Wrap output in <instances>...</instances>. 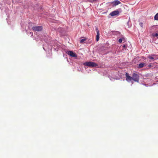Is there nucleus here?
I'll use <instances>...</instances> for the list:
<instances>
[{
    "instance_id": "1",
    "label": "nucleus",
    "mask_w": 158,
    "mask_h": 158,
    "mask_svg": "<svg viewBox=\"0 0 158 158\" xmlns=\"http://www.w3.org/2000/svg\"><path fill=\"white\" fill-rule=\"evenodd\" d=\"M44 40L45 43L44 44L43 48L46 52L48 56H50L52 55V48L54 49V51H57L59 48H61L60 45L56 42H54L53 45H52V42L47 38L45 39Z\"/></svg>"
},
{
    "instance_id": "2",
    "label": "nucleus",
    "mask_w": 158,
    "mask_h": 158,
    "mask_svg": "<svg viewBox=\"0 0 158 158\" xmlns=\"http://www.w3.org/2000/svg\"><path fill=\"white\" fill-rule=\"evenodd\" d=\"M83 65L85 66V68H86V67H98V64L94 62L91 61H87L83 63Z\"/></svg>"
},
{
    "instance_id": "3",
    "label": "nucleus",
    "mask_w": 158,
    "mask_h": 158,
    "mask_svg": "<svg viewBox=\"0 0 158 158\" xmlns=\"http://www.w3.org/2000/svg\"><path fill=\"white\" fill-rule=\"evenodd\" d=\"M151 32L156 31V32H158V27L157 26H153L151 28ZM152 35L153 37H156L158 38V33H152Z\"/></svg>"
},
{
    "instance_id": "4",
    "label": "nucleus",
    "mask_w": 158,
    "mask_h": 158,
    "mask_svg": "<svg viewBox=\"0 0 158 158\" xmlns=\"http://www.w3.org/2000/svg\"><path fill=\"white\" fill-rule=\"evenodd\" d=\"M66 53L69 56L71 57H74L76 59H77V54L72 51H66Z\"/></svg>"
},
{
    "instance_id": "5",
    "label": "nucleus",
    "mask_w": 158,
    "mask_h": 158,
    "mask_svg": "<svg viewBox=\"0 0 158 158\" xmlns=\"http://www.w3.org/2000/svg\"><path fill=\"white\" fill-rule=\"evenodd\" d=\"M121 10V9L119 8L118 9L116 10L113 11H112L109 14V15L112 17L114 16L118 15L120 13V11Z\"/></svg>"
},
{
    "instance_id": "6",
    "label": "nucleus",
    "mask_w": 158,
    "mask_h": 158,
    "mask_svg": "<svg viewBox=\"0 0 158 158\" xmlns=\"http://www.w3.org/2000/svg\"><path fill=\"white\" fill-rule=\"evenodd\" d=\"M32 29L34 31L39 32L43 30V27L42 26H33L32 28Z\"/></svg>"
},
{
    "instance_id": "7",
    "label": "nucleus",
    "mask_w": 158,
    "mask_h": 158,
    "mask_svg": "<svg viewBox=\"0 0 158 158\" xmlns=\"http://www.w3.org/2000/svg\"><path fill=\"white\" fill-rule=\"evenodd\" d=\"M95 31L97 32V35L96 36V40L97 42L99 41L100 38L99 31L98 30V27H95Z\"/></svg>"
},
{
    "instance_id": "8",
    "label": "nucleus",
    "mask_w": 158,
    "mask_h": 158,
    "mask_svg": "<svg viewBox=\"0 0 158 158\" xmlns=\"http://www.w3.org/2000/svg\"><path fill=\"white\" fill-rule=\"evenodd\" d=\"M120 37L118 39V41L119 43H122L123 41V42L126 41V40L125 37L124 35L122 34L119 36Z\"/></svg>"
},
{
    "instance_id": "9",
    "label": "nucleus",
    "mask_w": 158,
    "mask_h": 158,
    "mask_svg": "<svg viewBox=\"0 0 158 158\" xmlns=\"http://www.w3.org/2000/svg\"><path fill=\"white\" fill-rule=\"evenodd\" d=\"M110 3L112 4L113 6H116L121 3V2L118 0H115L111 2Z\"/></svg>"
},
{
    "instance_id": "10",
    "label": "nucleus",
    "mask_w": 158,
    "mask_h": 158,
    "mask_svg": "<svg viewBox=\"0 0 158 158\" xmlns=\"http://www.w3.org/2000/svg\"><path fill=\"white\" fill-rule=\"evenodd\" d=\"M110 33L112 35H114L118 36H120V35H122L121 34V33L120 32L115 31H111Z\"/></svg>"
},
{
    "instance_id": "11",
    "label": "nucleus",
    "mask_w": 158,
    "mask_h": 158,
    "mask_svg": "<svg viewBox=\"0 0 158 158\" xmlns=\"http://www.w3.org/2000/svg\"><path fill=\"white\" fill-rule=\"evenodd\" d=\"M139 76L136 73H133L131 76V79H139Z\"/></svg>"
},
{
    "instance_id": "12",
    "label": "nucleus",
    "mask_w": 158,
    "mask_h": 158,
    "mask_svg": "<svg viewBox=\"0 0 158 158\" xmlns=\"http://www.w3.org/2000/svg\"><path fill=\"white\" fill-rule=\"evenodd\" d=\"M145 64L144 63L141 62L138 64V68L139 69L145 66Z\"/></svg>"
},
{
    "instance_id": "13",
    "label": "nucleus",
    "mask_w": 158,
    "mask_h": 158,
    "mask_svg": "<svg viewBox=\"0 0 158 158\" xmlns=\"http://www.w3.org/2000/svg\"><path fill=\"white\" fill-rule=\"evenodd\" d=\"M82 38H81L80 40V42L81 44H84L86 43L85 41L86 40L87 38H84L83 39H81Z\"/></svg>"
},
{
    "instance_id": "14",
    "label": "nucleus",
    "mask_w": 158,
    "mask_h": 158,
    "mask_svg": "<svg viewBox=\"0 0 158 158\" xmlns=\"http://www.w3.org/2000/svg\"><path fill=\"white\" fill-rule=\"evenodd\" d=\"M126 79H131V77L129 76V74L127 73H126Z\"/></svg>"
},
{
    "instance_id": "15",
    "label": "nucleus",
    "mask_w": 158,
    "mask_h": 158,
    "mask_svg": "<svg viewBox=\"0 0 158 158\" xmlns=\"http://www.w3.org/2000/svg\"><path fill=\"white\" fill-rule=\"evenodd\" d=\"M102 73L104 75H108V70H103L102 71Z\"/></svg>"
},
{
    "instance_id": "16",
    "label": "nucleus",
    "mask_w": 158,
    "mask_h": 158,
    "mask_svg": "<svg viewBox=\"0 0 158 158\" xmlns=\"http://www.w3.org/2000/svg\"><path fill=\"white\" fill-rule=\"evenodd\" d=\"M130 18H129V20L127 23V25L128 26V28L132 26V24H130Z\"/></svg>"
},
{
    "instance_id": "17",
    "label": "nucleus",
    "mask_w": 158,
    "mask_h": 158,
    "mask_svg": "<svg viewBox=\"0 0 158 158\" xmlns=\"http://www.w3.org/2000/svg\"><path fill=\"white\" fill-rule=\"evenodd\" d=\"M154 20H158V12L154 16Z\"/></svg>"
},
{
    "instance_id": "18",
    "label": "nucleus",
    "mask_w": 158,
    "mask_h": 158,
    "mask_svg": "<svg viewBox=\"0 0 158 158\" xmlns=\"http://www.w3.org/2000/svg\"><path fill=\"white\" fill-rule=\"evenodd\" d=\"M153 57L154 58V60L158 59V55L153 54Z\"/></svg>"
},
{
    "instance_id": "19",
    "label": "nucleus",
    "mask_w": 158,
    "mask_h": 158,
    "mask_svg": "<svg viewBox=\"0 0 158 158\" xmlns=\"http://www.w3.org/2000/svg\"><path fill=\"white\" fill-rule=\"evenodd\" d=\"M148 58H149V59H150L151 60H154V58L153 57V54L152 55H151L149 56H148Z\"/></svg>"
},
{
    "instance_id": "20",
    "label": "nucleus",
    "mask_w": 158,
    "mask_h": 158,
    "mask_svg": "<svg viewBox=\"0 0 158 158\" xmlns=\"http://www.w3.org/2000/svg\"><path fill=\"white\" fill-rule=\"evenodd\" d=\"M126 80L128 82H130V81H131V82H132V81H131V80H133L135 81H137L138 82V80H136V79H135V80Z\"/></svg>"
},
{
    "instance_id": "21",
    "label": "nucleus",
    "mask_w": 158,
    "mask_h": 158,
    "mask_svg": "<svg viewBox=\"0 0 158 158\" xmlns=\"http://www.w3.org/2000/svg\"><path fill=\"white\" fill-rule=\"evenodd\" d=\"M127 44H123V46L122 47L124 49H126L127 48Z\"/></svg>"
},
{
    "instance_id": "22",
    "label": "nucleus",
    "mask_w": 158,
    "mask_h": 158,
    "mask_svg": "<svg viewBox=\"0 0 158 158\" xmlns=\"http://www.w3.org/2000/svg\"><path fill=\"white\" fill-rule=\"evenodd\" d=\"M98 0H89V2L93 3L94 2L97 1Z\"/></svg>"
},
{
    "instance_id": "23",
    "label": "nucleus",
    "mask_w": 158,
    "mask_h": 158,
    "mask_svg": "<svg viewBox=\"0 0 158 158\" xmlns=\"http://www.w3.org/2000/svg\"><path fill=\"white\" fill-rule=\"evenodd\" d=\"M139 25L141 27H143V23H139Z\"/></svg>"
},
{
    "instance_id": "24",
    "label": "nucleus",
    "mask_w": 158,
    "mask_h": 158,
    "mask_svg": "<svg viewBox=\"0 0 158 158\" xmlns=\"http://www.w3.org/2000/svg\"><path fill=\"white\" fill-rule=\"evenodd\" d=\"M82 1H83V2H89V0H82Z\"/></svg>"
},
{
    "instance_id": "25",
    "label": "nucleus",
    "mask_w": 158,
    "mask_h": 158,
    "mask_svg": "<svg viewBox=\"0 0 158 158\" xmlns=\"http://www.w3.org/2000/svg\"><path fill=\"white\" fill-rule=\"evenodd\" d=\"M148 66L149 68H151L152 66V65L151 64H149Z\"/></svg>"
},
{
    "instance_id": "26",
    "label": "nucleus",
    "mask_w": 158,
    "mask_h": 158,
    "mask_svg": "<svg viewBox=\"0 0 158 158\" xmlns=\"http://www.w3.org/2000/svg\"><path fill=\"white\" fill-rule=\"evenodd\" d=\"M30 34L31 35V37H32L33 36V32H30Z\"/></svg>"
},
{
    "instance_id": "27",
    "label": "nucleus",
    "mask_w": 158,
    "mask_h": 158,
    "mask_svg": "<svg viewBox=\"0 0 158 158\" xmlns=\"http://www.w3.org/2000/svg\"><path fill=\"white\" fill-rule=\"evenodd\" d=\"M63 56L64 57L66 56V54H63Z\"/></svg>"
}]
</instances>
